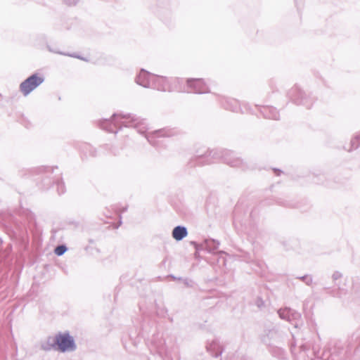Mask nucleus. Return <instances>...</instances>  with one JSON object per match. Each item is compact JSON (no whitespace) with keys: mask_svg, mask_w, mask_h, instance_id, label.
<instances>
[{"mask_svg":"<svg viewBox=\"0 0 360 360\" xmlns=\"http://www.w3.org/2000/svg\"><path fill=\"white\" fill-rule=\"evenodd\" d=\"M152 84L150 88L162 91H172L174 90L173 85L179 84L182 79L179 77H166L154 75L151 77Z\"/></svg>","mask_w":360,"mask_h":360,"instance_id":"f03ea898","label":"nucleus"},{"mask_svg":"<svg viewBox=\"0 0 360 360\" xmlns=\"http://www.w3.org/2000/svg\"><path fill=\"white\" fill-rule=\"evenodd\" d=\"M207 248L209 252H212L219 248V242L214 239H210L206 241Z\"/></svg>","mask_w":360,"mask_h":360,"instance_id":"4468645a","label":"nucleus"},{"mask_svg":"<svg viewBox=\"0 0 360 360\" xmlns=\"http://www.w3.org/2000/svg\"><path fill=\"white\" fill-rule=\"evenodd\" d=\"M299 278L301 279L307 285H311L312 283V281H313L312 277L311 276L306 275V276H302Z\"/></svg>","mask_w":360,"mask_h":360,"instance_id":"aec40b11","label":"nucleus"},{"mask_svg":"<svg viewBox=\"0 0 360 360\" xmlns=\"http://www.w3.org/2000/svg\"><path fill=\"white\" fill-rule=\"evenodd\" d=\"M288 96L297 104L303 105L307 108H310L311 106V102L309 99L307 95L297 86H295L291 88L288 93Z\"/></svg>","mask_w":360,"mask_h":360,"instance_id":"20e7f679","label":"nucleus"},{"mask_svg":"<svg viewBox=\"0 0 360 360\" xmlns=\"http://www.w3.org/2000/svg\"><path fill=\"white\" fill-rule=\"evenodd\" d=\"M67 251V248L64 245H60L55 248L54 252L58 256L63 255Z\"/></svg>","mask_w":360,"mask_h":360,"instance_id":"a211bd4d","label":"nucleus"},{"mask_svg":"<svg viewBox=\"0 0 360 360\" xmlns=\"http://www.w3.org/2000/svg\"><path fill=\"white\" fill-rule=\"evenodd\" d=\"M146 138H147V139H148V141L149 142H151V141H150V137H149V136H146Z\"/></svg>","mask_w":360,"mask_h":360,"instance_id":"b1692460","label":"nucleus"},{"mask_svg":"<svg viewBox=\"0 0 360 360\" xmlns=\"http://www.w3.org/2000/svg\"><path fill=\"white\" fill-rule=\"evenodd\" d=\"M237 103H238V101H236L235 99H229L227 101V104L224 105V107L226 108L230 109L231 110L236 111L238 110L237 107H236Z\"/></svg>","mask_w":360,"mask_h":360,"instance_id":"f3484780","label":"nucleus"},{"mask_svg":"<svg viewBox=\"0 0 360 360\" xmlns=\"http://www.w3.org/2000/svg\"><path fill=\"white\" fill-rule=\"evenodd\" d=\"M56 184L57 188V191L59 194H62L65 191V184L63 180L58 176L56 180Z\"/></svg>","mask_w":360,"mask_h":360,"instance_id":"2eb2a0df","label":"nucleus"},{"mask_svg":"<svg viewBox=\"0 0 360 360\" xmlns=\"http://www.w3.org/2000/svg\"><path fill=\"white\" fill-rule=\"evenodd\" d=\"M342 277V274L339 271H335L332 275V278L334 281L341 278Z\"/></svg>","mask_w":360,"mask_h":360,"instance_id":"412c9836","label":"nucleus"},{"mask_svg":"<svg viewBox=\"0 0 360 360\" xmlns=\"http://www.w3.org/2000/svg\"><path fill=\"white\" fill-rule=\"evenodd\" d=\"M187 86L197 94H205L209 91L208 86L202 79H188Z\"/></svg>","mask_w":360,"mask_h":360,"instance_id":"0eeeda50","label":"nucleus"},{"mask_svg":"<svg viewBox=\"0 0 360 360\" xmlns=\"http://www.w3.org/2000/svg\"><path fill=\"white\" fill-rule=\"evenodd\" d=\"M57 351L65 353L72 352L77 349L75 339L68 332L56 334Z\"/></svg>","mask_w":360,"mask_h":360,"instance_id":"7ed1b4c3","label":"nucleus"},{"mask_svg":"<svg viewBox=\"0 0 360 360\" xmlns=\"http://www.w3.org/2000/svg\"><path fill=\"white\" fill-rule=\"evenodd\" d=\"M351 146L352 148H357L360 146V136L356 135L352 140H351Z\"/></svg>","mask_w":360,"mask_h":360,"instance_id":"6ab92c4d","label":"nucleus"},{"mask_svg":"<svg viewBox=\"0 0 360 360\" xmlns=\"http://www.w3.org/2000/svg\"><path fill=\"white\" fill-rule=\"evenodd\" d=\"M155 134H156L158 136H172L175 134V132L173 129H160L158 131H155L154 132Z\"/></svg>","mask_w":360,"mask_h":360,"instance_id":"ddd939ff","label":"nucleus"},{"mask_svg":"<svg viewBox=\"0 0 360 360\" xmlns=\"http://www.w3.org/2000/svg\"><path fill=\"white\" fill-rule=\"evenodd\" d=\"M69 56L71 57H74V58H79V56H77L76 55H73V54H70Z\"/></svg>","mask_w":360,"mask_h":360,"instance_id":"5701e85b","label":"nucleus"},{"mask_svg":"<svg viewBox=\"0 0 360 360\" xmlns=\"http://www.w3.org/2000/svg\"><path fill=\"white\" fill-rule=\"evenodd\" d=\"M23 214H24V217L25 216L28 217V215L30 214V212L24 210Z\"/></svg>","mask_w":360,"mask_h":360,"instance_id":"4be33fe9","label":"nucleus"},{"mask_svg":"<svg viewBox=\"0 0 360 360\" xmlns=\"http://www.w3.org/2000/svg\"><path fill=\"white\" fill-rule=\"evenodd\" d=\"M40 347L44 351H51V350H56L57 351V345H56V335L55 336H49L44 340L41 342Z\"/></svg>","mask_w":360,"mask_h":360,"instance_id":"9d476101","label":"nucleus"},{"mask_svg":"<svg viewBox=\"0 0 360 360\" xmlns=\"http://www.w3.org/2000/svg\"><path fill=\"white\" fill-rule=\"evenodd\" d=\"M99 126L109 132L117 133L115 128L124 126L134 127L140 134H143L146 129V123L144 119H141L131 114L115 113L110 119H104L99 121Z\"/></svg>","mask_w":360,"mask_h":360,"instance_id":"f257e3e1","label":"nucleus"},{"mask_svg":"<svg viewBox=\"0 0 360 360\" xmlns=\"http://www.w3.org/2000/svg\"><path fill=\"white\" fill-rule=\"evenodd\" d=\"M44 82V77L39 74H33L24 80V96H27Z\"/></svg>","mask_w":360,"mask_h":360,"instance_id":"39448f33","label":"nucleus"},{"mask_svg":"<svg viewBox=\"0 0 360 360\" xmlns=\"http://www.w3.org/2000/svg\"><path fill=\"white\" fill-rule=\"evenodd\" d=\"M153 74L150 73L144 69H141L136 77V82L145 88H150L152 84L151 77H153Z\"/></svg>","mask_w":360,"mask_h":360,"instance_id":"6e6552de","label":"nucleus"},{"mask_svg":"<svg viewBox=\"0 0 360 360\" xmlns=\"http://www.w3.org/2000/svg\"><path fill=\"white\" fill-rule=\"evenodd\" d=\"M172 235L176 240L179 241L188 235V231L185 226H177L172 230Z\"/></svg>","mask_w":360,"mask_h":360,"instance_id":"9b49d317","label":"nucleus"},{"mask_svg":"<svg viewBox=\"0 0 360 360\" xmlns=\"http://www.w3.org/2000/svg\"><path fill=\"white\" fill-rule=\"evenodd\" d=\"M264 110L265 112L269 111V114L266 115L269 119L278 120L279 118V113L276 108H265Z\"/></svg>","mask_w":360,"mask_h":360,"instance_id":"dca6fc26","label":"nucleus"},{"mask_svg":"<svg viewBox=\"0 0 360 360\" xmlns=\"http://www.w3.org/2000/svg\"><path fill=\"white\" fill-rule=\"evenodd\" d=\"M207 349L216 357L219 356L222 352L221 345L217 340H213L211 342H210L207 345Z\"/></svg>","mask_w":360,"mask_h":360,"instance_id":"f8f14e48","label":"nucleus"},{"mask_svg":"<svg viewBox=\"0 0 360 360\" xmlns=\"http://www.w3.org/2000/svg\"><path fill=\"white\" fill-rule=\"evenodd\" d=\"M278 314L281 319L291 322L295 328H298L301 323V315L300 313L290 309L284 308L278 311Z\"/></svg>","mask_w":360,"mask_h":360,"instance_id":"423d86ee","label":"nucleus"},{"mask_svg":"<svg viewBox=\"0 0 360 360\" xmlns=\"http://www.w3.org/2000/svg\"><path fill=\"white\" fill-rule=\"evenodd\" d=\"M359 136H360V134H359Z\"/></svg>","mask_w":360,"mask_h":360,"instance_id":"393cba45","label":"nucleus"},{"mask_svg":"<svg viewBox=\"0 0 360 360\" xmlns=\"http://www.w3.org/2000/svg\"><path fill=\"white\" fill-rule=\"evenodd\" d=\"M224 162L231 167H242L243 160L238 158L233 152H226L224 156Z\"/></svg>","mask_w":360,"mask_h":360,"instance_id":"1a4fd4ad","label":"nucleus"}]
</instances>
